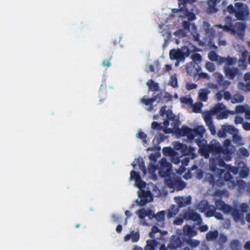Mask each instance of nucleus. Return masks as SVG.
I'll return each instance as SVG.
<instances>
[{"instance_id":"4","label":"nucleus","mask_w":250,"mask_h":250,"mask_svg":"<svg viewBox=\"0 0 250 250\" xmlns=\"http://www.w3.org/2000/svg\"><path fill=\"white\" fill-rule=\"evenodd\" d=\"M232 21L231 17L227 16L225 19V23L224 25H216L215 27L217 29H222L223 31L230 32L240 38H242L243 32L246 28L245 24L244 23L237 22L233 26L232 25Z\"/></svg>"},{"instance_id":"10","label":"nucleus","mask_w":250,"mask_h":250,"mask_svg":"<svg viewBox=\"0 0 250 250\" xmlns=\"http://www.w3.org/2000/svg\"><path fill=\"white\" fill-rule=\"evenodd\" d=\"M247 208V204H243L240 207V209L239 210H235L232 213V216L235 221H240L243 222V213L246 212Z\"/></svg>"},{"instance_id":"40","label":"nucleus","mask_w":250,"mask_h":250,"mask_svg":"<svg viewBox=\"0 0 250 250\" xmlns=\"http://www.w3.org/2000/svg\"><path fill=\"white\" fill-rule=\"evenodd\" d=\"M192 107V111L194 113H199L200 111V109L202 106V104L199 102L193 105H191Z\"/></svg>"},{"instance_id":"64","label":"nucleus","mask_w":250,"mask_h":250,"mask_svg":"<svg viewBox=\"0 0 250 250\" xmlns=\"http://www.w3.org/2000/svg\"><path fill=\"white\" fill-rule=\"evenodd\" d=\"M183 222V219L182 218H177L174 220V224L176 225H180L182 224Z\"/></svg>"},{"instance_id":"13","label":"nucleus","mask_w":250,"mask_h":250,"mask_svg":"<svg viewBox=\"0 0 250 250\" xmlns=\"http://www.w3.org/2000/svg\"><path fill=\"white\" fill-rule=\"evenodd\" d=\"M188 3L185 4L184 6L181 5V6H179L180 9L178 11V15L179 16H182L181 15L182 13H184L186 14V16L187 17L188 20H193L195 19V16L193 13H189L188 11Z\"/></svg>"},{"instance_id":"39","label":"nucleus","mask_w":250,"mask_h":250,"mask_svg":"<svg viewBox=\"0 0 250 250\" xmlns=\"http://www.w3.org/2000/svg\"><path fill=\"white\" fill-rule=\"evenodd\" d=\"M181 104H186L187 105L191 106L192 104V101L188 97H183L180 99Z\"/></svg>"},{"instance_id":"62","label":"nucleus","mask_w":250,"mask_h":250,"mask_svg":"<svg viewBox=\"0 0 250 250\" xmlns=\"http://www.w3.org/2000/svg\"><path fill=\"white\" fill-rule=\"evenodd\" d=\"M203 44H208V45H211L213 47H215L214 45L210 41V39L206 40L205 42L203 43Z\"/></svg>"},{"instance_id":"2","label":"nucleus","mask_w":250,"mask_h":250,"mask_svg":"<svg viewBox=\"0 0 250 250\" xmlns=\"http://www.w3.org/2000/svg\"><path fill=\"white\" fill-rule=\"evenodd\" d=\"M158 170L159 175L164 178L165 183L170 187H175L179 182L178 175L181 174L185 168L181 166L178 170L175 169L174 172L170 164L164 158L160 163Z\"/></svg>"},{"instance_id":"18","label":"nucleus","mask_w":250,"mask_h":250,"mask_svg":"<svg viewBox=\"0 0 250 250\" xmlns=\"http://www.w3.org/2000/svg\"><path fill=\"white\" fill-rule=\"evenodd\" d=\"M216 207L217 209L221 210L225 213H229L230 210V208L229 206L225 204L223 202L220 201L216 202Z\"/></svg>"},{"instance_id":"30","label":"nucleus","mask_w":250,"mask_h":250,"mask_svg":"<svg viewBox=\"0 0 250 250\" xmlns=\"http://www.w3.org/2000/svg\"><path fill=\"white\" fill-rule=\"evenodd\" d=\"M146 85L148 86L149 89L151 90L155 91L158 88V84L154 82L152 80L148 81L146 83Z\"/></svg>"},{"instance_id":"41","label":"nucleus","mask_w":250,"mask_h":250,"mask_svg":"<svg viewBox=\"0 0 250 250\" xmlns=\"http://www.w3.org/2000/svg\"><path fill=\"white\" fill-rule=\"evenodd\" d=\"M241 247V245L237 241L234 240L231 242L230 248L232 250H238Z\"/></svg>"},{"instance_id":"11","label":"nucleus","mask_w":250,"mask_h":250,"mask_svg":"<svg viewBox=\"0 0 250 250\" xmlns=\"http://www.w3.org/2000/svg\"><path fill=\"white\" fill-rule=\"evenodd\" d=\"M140 238V233L138 230H133L129 234H126L124 237V241L125 242L130 240L133 243L137 242Z\"/></svg>"},{"instance_id":"35","label":"nucleus","mask_w":250,"mask_h":250,"mask_svg":"<svg viewBox=\"0 0 250 250\" xmlns=\"http://www.w3.org/2000/svg\"><path fill=\"white\" fill-rule=\"evenodd\" d=\"M212 216H214L216 218L218 219H222V214L219 212H216V211H214L213 208L209 212H208L207 213V217H210Z\"/></svg>"},{"instance_id":"27","label":"nucleus","mask_w":250,"mask_h":250,"mask_svg":"<svg viewBox=\"0 0 250 250\" xmlns=\"http://www.w3.org/2000/svg\"><path fill=\"white\" fill-rule=\"evenodd\" d=\"M185 218L188 219H191L197 221L199 223L200 222V218L198 214L194 212L193 211H190L188 214L185 215Z\"/></svg>"},{"instance_id":"15","label":"nucleus","mask_w":250,"mask_h":250,"mask_svg":"<svg viewBox=\"0 0 250 250\" xmlns=\"http://www.w3.org/2000/svg\"><path fill=\"white\" fill-rule=\"evenodd\" d=\"M212 206H208L206 201H202L198 205V209L202 212H204L207 216V213L209 212L213 208Z\"/></svg>"},{"instance_id":"26","label":"nucleus","mask_w":250,"mask_h":250,"mask_svg":"<svg viewBox=\"0 0 250 250\" xmlns=\"http://www.w3.org/2000/svg\"><path fill=\"white\" fill-rule=\"evenodd\" d=\"M248 56V52L247 51H244L242 53V58L240 60L239 62V66L240 69L244 70L246 67V63H245L244 61L246 60L247 56Z\"/></svg>"},{"instance_id":"47","label":"nucleus","mask_w":250,"mask_h":250,"mask_svg":"<svg viewBox=\"0 0 250 250\" xmlns=\"http://www.w3.org/2000/svg\"><path fill=\"white\" fill-rule=\"evenodd\" d=\"M141 101L142 103L146 105H150L153 102V100L152 99H146L145 98L142 99Z\"/></svg>"},{"instance_id":"5","label":"nucleus","mask_w":250,"mask_h":250,"mask_svg":"<svg viewBox=\"0 0 250 250\" xmlns=\"http://www.w3.org/2000/svg\"><path fill=\"white\" fill-rule=\"evenodd\" d=\"M227 12L240 20H246L250 14L247 5L240 2H236L234 7L231 4L229 5L225 10V12Z\"/></svg>"},{"instance_id":"51","label":"nucleus","mask_w":250,"mask_h":250,"mask_svg":"<svg viewBox=\"0 0 250 250\" xmlns=\"http://www.w3.org/2000/svg\"><path fill=\"white\" fill-rule=\"evenodd\" d=\"M158 229L156 227H153L151 229V231L150 232V236L151 237H153L154 236L155 233H156L158 232Z\"/></svg>"},{"instance_id":"45","label":"nucleus","mask_w":250,"mask_h":250,"mask_svg":"<svg viewBox=\"0 0 250 250\" xmlns=\"http://www.w3.org/2000/svg\"><path fill=\"white\" fill-rule=\"evenodd\" d=\"M205 67L206 68L209 72H212L215 69L214 65L209 62L206 63Z\"/></svg>"},{"instance_id":"58","label":"nucleus","mask_w":250,"mask_h":250,"mask_svg":"<svg viewBox=\"0 0 250 250\" xmlns=\"http://www.w3.org/2000/svg\"><path fill=\"white\" fill-rule=\"evenodd\" d=\"M243 128L246 130H250V123H244L243 125Z\"/></svg>"},{"instance_id":"6","label":"nucleus","mask_w":250,"mask_h":250,"mask_svg":"<svg viewBox=\"0 0 250 250\" xmlns=\"http://www.w3.org/2000/svg\"><path fill=\"white\" fill-rule=\"evenodd\" d=\"M225 106L221 104H216L213 109L210 112H205L203 113V116L207 125H209L211 123V116L212 114H216L217 115V118L221 120L226 119L227 118V114L225 112Z\"/></svg>"},{"instance_id":"23","label":"nucleus","mask_w":250,"mask_h":250,"mask_svg":"<svg viewBox=\"0 0 250 250\" xmlns=\"http://www.w3.org/2000/svg\"><path fill=\"white\" fill-rule=\"evenodd\" d=\"M174 200L176 203L179 205L180 207L188 205L189 202V199L188 197H175Z\"/></svg>"},{"instance_id":"12","label":"nucleus","mask_w":250,"mask_h":250,"mask_svg":"<svg viewBox=\"0 0 250 250\" xmlns=\"http://www.w3.org/2000/svg\"><path fill=\"white\" fill-rule=\"evenodd\" d=\"M163 153L167 156H171L172 158V162L175 164L178 163V152L173 151L170 147H166L163 149Z\"/></svg>"},{"instance_id":"19","label":"nucleus","mask_w":250,"mask_h":250,"mask_svg":"<svg viewBox=\"0 0 250 250\" xmlns=\"http://www.w3.org/2000/svg\"><path fill=\"white\" fill-rule=\"evenodd\" d=\"M136 214L141 219H143L146 216H148L149 218L154 216V213L153 212L148 211L144 208H142L136 211Z\"/></svg>"},{"instance_id":"48","label":"nucleus","mask_w":250,"mask_h":250,"mask_svg":"<svg viewBox=\"0 0 250 250\" xmlns=\"http://www.w3.org/2000/svg\"><path fill=\"white\" fill-rule=\"evenodd\" d=\"M145 71L146 72L154 71V66L151 64L148 65L147 64H146V65L145 66Z\"/></svg>"},{"instance_id":"34","label":"nucleus","mask_w":250,"mask_h":250,"mask_svg":"<svg viewBox=\"0 0 250 250\" xmlns=\"http://www.w3.org/2000/svg\"><path fill=\"white\" fill-rule=\"evenodd\" d=\"M177 237H174L172 239L171 243L168 245V248L170 249L178 248L180 247V245L177 243Z\"/></svg>"},{"instance_id":"46","label":"nucleus","mask_w":250,"mask_h":250,"mask_svg":"<svg viewBox=\"0 0 250 250\" xmlns=\"http://www.w3.org/2000/svg\"><path fill=\"white\" fill-rule=\"evenodd\" d=\"M226 237L225 235L223 234H220L219 236H217V241L219 243H224L226 241Z\"/></svg>"},{"instance_id":"57","label":"nucleus","mask_w":250,"mask_h":250,"mask_svg":"<svg viewBox=\"0 0 250 250\" xmlns=\"http://www.w3.org/2000/svg\"><path fill=\"white\" fill-rule=\"evenodd\" d=\"M223 97L226 100L230 99V95L228 92H223Z\"/></svg>"},{"instance_id":"49","label":"nucleus","mask_w":250,"mask_h":250,"mask_svg":"<svg viewBox=\"0 0 250 250\" xmlns=\"http://www.w3.org/2000/svg\"><path fill=\"white\" fill-rule=\"evenodd\" d=\"M179 6L181 5H184L185 4L188 3H192L195 1V0H179Z\"/></svg>"},{"instance_id":"8","label":"nucleus","mask_w":250,"mask_h":250,"mask_svg":"<svg viewBox=\"0 0 250 250\" xmlns=\"http://www.w3.org/2000/svg\"><path fill=\"white\" fill-rule=\"evenodd\" d=\"M226 62L228 64V66L225 69L226 75L228 78L232 79L237 73L236 69L232 66V65L236 62V59L229 58Z\"/></svg>"},{"instance_id":"21","label":"nucleus","mask_w":250,"mask_h":250,"mask_svg":"<svg viewBox=\"0 0 250 250\" xmlns=\"http://www.w3.org/2000/svg\"><path fill=\"white\" fill-rule=\"evenodd\" d=\"M245 81L247 83V85L246 87L244 86L242 83H239L238 85V87L239 89H243L244 90H248L250 91V73H248L245 75Z\"/></svg>"},{"instance_id":"33","label":"nucleus","mask_w":250,"mask_h":250,"mask_svg":"<svg viewBox=\"0 0 250 250\" xmlns=\"http://www.w3.org/2000/svg\"><path fill=\"white\" fill-rule=\"evenodd\" d=\"M244 101V97L240 94H235L231 98V102L232 104L241 103Z\"/></svg>"},{"instance_id":"55","label":"nucleus","mask_w":250,"mask_h":250,"mask_svg":"<svg viewBox=\"0 0 250 250\" xmlns=\"http://www.w3.org/2000/svg\"><path fill=\"white\" fill-rule=\"evenodd\" d=\"M102 65L104 67H109L111 65V63L108 60H105L103 61Z\"/></svg>"},{"instance_id":"52","label":"nucleus","mask_w":250,"mask_h":250,"mask_svg":"<svg viewBox=\"0 0 250 250\" xmlns=\"http://www.w3.org/2000/svg\"><path fill=\"white\" fill-rule=\"evenodd\" d=\"M174 34L176 36H178L179 37H182L185 36V33L181 30L176 31L174 32Z\"/></svg>"},{"instance_id":"17","label":"nucleus","mask_w":250,"mask_h":250,"mask_svg":"<svg viewBox=\"0 0 250 250\" xmlns=\"http://www.w3.org/2000/svg\"><path fill=\"white\" fill-rule=\"evenodd\" d=\"M174 151H177V152H178L179 154L177 155L178 157L180 154L183 153L184 155H186L187 153L186 152V146L178 142H175L174 143Z\"/></svg>"},{"instance_id":"28","label":"nucleus","mask_w":250,"mask_h":250,"mask_svg":"<svg viewBox=\"0 0 250 250\" xmlns=\"http://www.w3.org/2000/svg\"><path fill=\"white\" fill-rule=\"evenodd\" d=\"M157 244L154 240H148L146 241V246L145 248V250H154L157 247Z\"/></svg>"},{"instance_id":"1","label":"nucleus","mask_w":250,"mask_h":250,"mask_svg":"<svg viewBox=\"0 0 250 250\" xmlns=\"http://www.w3.org/2000/svg\"><path fill=\"white\" fill-rule=\"evenodd\" d=\"M160 113V115L163 117L164 120L167 119L171 121L170 126L169 127V122L167 120H165L163 124L153 122L151 125L153 129L162 130L166 133H175L179 134L180 136H187L188 141L194 140L198 144L200 147L199 151L202 155L205 157L208 156L206 150L209 148V146H205L204 141L200 142L199 141L205 131L203 126H198L194 130L190 129L187 127L177 129L176 125L178 123V120L176 119L171 110L167 109L166 106H164L161 109Z\"/></svg>"},{"instance_id":"31","label":"nucleus","mask_w":250,"mask_h":250,"mask_svg":"<svg viewBox=\"0 0 250 250\" xmlns=\"http://www.w3.org/2000/svg\"><path fill=\"white\" fill-rule=\"evenodd\" d=\"M218 236L217 231L216 230L210 231L206 234V238L208 240H214Z\"/></svg>"},{"instance_id":"25","label":"nucleus","mask_w":250,"mask_h":250,"mask_svg":"<svg viewBox=\"0 0 250 250\" xmlns=\"http://www.w3.org/2000/svg\"><path fill=\"white\" fill-rule=\"evenodd\" d=\"M209 93V91L206 89H201L198 91V98L200 101L205 102L207 101V95Z\"/></svg>"},{"instance_id":"56","label":"nucleus","mask_w":250,"mask_h":250,"mask_svg":"<svg viewBox=\"0 0 250 250\" xmlns=\"http://www.w3.org/2000/svg\"><path fill=\"white\" fill-rule=\"evenodd\" d=\"M243 119L242 117L239 116H236L235 118L234 122L236 124H239L242 122Z\"/></svg>"},{"instance_id":"50","label":"nucleus","mask_w":250,"mask_h":250,"mask_svg":"<svg viewBox=\"0 0 250 250\" xmlns=\"http://www.w3.org/2000/svg\"><path fill=\"white\" fill-rule=\"evenodd\" d=\"M240 152L243 155L245 156H248L249 155L248 150L246 148L244 147H242L240 148Z\"/></svg>"},{"instance_id":"22","label":"nucleus","mask_w":250,"mask_h":250,"mask_svg":"<svg viewBox=\"0 0 250 250\" xmlns=\"http://www.w3.org/2000/svg\"><path fill=\"white\" fill-rule=\"evenodd\" d=\"M208 57L210 60L212 61H216L219 63H221L224 62V60L223 58L218 56L213 51H210L208 54Z\"/></svg>"},{"instance_id":"16","label":"nucleus","mask_w":250,"mask_h":250,"mask_svg":"<svg viewBox=\"0 0 250 250\" xmlns=\"http://www.w3.org/2000/svg\"><path fill=\"white\" fill-rule=\"evenodd\" d=\"M220 1V0H208L207 12L208 13H214L217 11V8L215 7L216 3Z\"/></svg>"},{"instance_id":"36","label":"nucleus","mask_w":250,"mask_h":250,"mask_svg":"<svg viewBox=\"0 0 250 250\" xmlns=\"http://www.w3.org/2000/svg\"><path fill=\"white\" fill-rule=\"evenodd\" d=\"M165 213V211H162L159 212L155 216L156 219L159 222H160L161 225H163V220L164 218Z\"/></svg>"},{"instance_id":"3","label":"nucleus","mask_w":250,"mask_h":250,"mask_svg":"<svg viewBox=\"0 0 250 250\" xmlns=\"http://www.w3.org/2000/svg\"><path fill=\"white\" fill-rule=\"evenodd\" d=\"M130 180L135 181V186L138 187L140 190L138 191V203L141 206H144L152 200V196L150 192L147 190H142L145 186V183L142 181L139 175L134 171L130 172Z\"/></svg>"},{"instance_id":"61","label":"nucleus","mask_w":250,"mask_h":250,"mask_svg":"<svg viewBox=\"0 0 250 250\" xmlns=\"http://www.w3.org/2000/svg\"><path fill=\"white\" fill-rule=\"evenodd\" d=\"M186 87L188 90L192 89L196 87L195 85L192 84H190V83H187L186 84Z\"/></svg>"},{"instance_id":"44","label":"nucleus","mask_w":250,"mask_h":250,"mask_svg":"<svg viewBox=\"0 0 250 250\" xmlns=\"http://www.w3.org/2000/svg\"><path fill=\"white\" fill-rule=\"evenodd\" d=\"M187 244L191 247H196L199 244V242L197 240L194 239H189L187 242Z\"/></svg>"},{"instance_id":"63","label":"nucleus","mask_w":250,"mask_h":250,"mask_svg":"<svg viewBox=\"0 0 250 250\" xmlns=\"http://www.w3.org/2000/svg\"><path fill=\"white\" fill-rule=\"evenodd\" d=\"M181 161H182V163L183 165H186L187 164L189 161V158H188V157H186L185 158L182 159L181 160Z\"/></svg>"},{"instance_id":"20","label":"nucleus","mask_w":250,"mask_h":250,"mask_svg":"<svg viewBox=\"0 0 250 250\" xmlns=\"http://www.w3.org/2000/svg\"><path fill=\"white\" fill-rule=\"evenodd\" d=\"M184 234L189 237H193L196 234V232L194 228L188 225H186L183 229Z\"/></svg>"},{"instance_id":"37","label":"nucleus","mask_w":250,"mask_h":250,"mask_svg":"<svg viewBox=\"0 0 250 250\" xmlns=\"http://www.w3.org/2000/svg\"><path fill=\"white\" fill-rule=\"evenodd\" d=\"M190 58L194 62L193 63L195 64H198V63L200 62L202 60L201 56L197 53L192 54Z\"/></svg>"},{"instance_id":"53","label":"nucleus","mask_w":250,"mask_h":250,"mask_svg":"<svg viewBox=\"0 0 250 250\" xmlns=\"http://www.w3.org/2000/svg\"><path fill=\"white\" fill-rule=\"evenodd\" d=\"M244 113H245L246 118L250 119V108L249 106L245 110Z\"/></svg>"},{"instance_id":"38","label":"nucleus","mask_w":250,"mask_h":250,"mask_svg":"<svg viewBox=\"0 0 250 250\" xmlns=\"http://www.w3.org/2000/svg\"><path fill=\"white\" fill-rule=\"evenodd\" d=\"M136 136L137 138H139L143 140V142L144 143H146L147 142V137L146 135L142 131L139 130L138 132L136 133Z\"/></svg>"},{"instance_id":"7","label":"nucleus","mask_w":250,"mask_h":250,"mask_svg":"<svg viewBox=\"0 0 250 250\" xmlns=\"http://www.w3.org/2000/svg\"><path fill=\"white\" fill-rule=\"evenodd\" d=\"M198 51L196 47L191 44L187 46L182 47L180 49H172L169 52V58L171 60H182L187 57L189 53Z\"/></svg>"},{"instance_id":"54","label":"nucleus","mask_w":250,"mask_h":250,"mask_svg":"<svg viewBox=\"0 0 250 250\" xmlns=\"http://www.w3.org/2000/svg\"><path fill=\"white\" fill-rule=\"evenodd\" d=\"M208 126L209 129L211 132V133L214 135L215 133V129L213 125L212 124V123L209 125H207Z\"/></svg>"},{"instance_id":"60","label":"nucleus","mask_w":250,"mask_h":250,"mask_svg":"<svg viewBox=\"0 0 250 250\" xmlns=\"http://www.w3.org/2000/svg\"><path fill=\"white\" fill-rule=\"evenodd\" d=\"M243 171L244 172L242 171L240 173V175L242 177H245L248 175V170L247 169H245Z\"/></svg>"},{"instance_id":"24","label":"nucleus","mask_w":250,"mask_h":250,"mask_svg":"<svg viewBox=\"0 0 250 250\" xmlns=\"http://www.w3.org/2000/svg\"><path fill=\"white\" fill-rule=\"evenodd\" d=\"M248 106V105H238L236 107L234 111H226L225 110V112L227 113V115L228 113L233 115L237 113L244 112Z\"/></svg>"},{"instance_id":"9","label":"nucleus","mask_w":250,"mask_h":250,"mask_svg":"<svg viewBox=\"0 0 250 250\" xmlns=\"http://www.w3.org/2000/svg\"><path fill=\"white\" fill-rule=\"evenodd\" d=\"M223 128L232 134L233 141L236 144L238 145H243L244 144L243 138L238 134V130L232 126H226Z\"/></svg>"},{"instance_id":"14","label":"nucleus","mask_w":250,"mask_h":250,"mask_svg":"<svg viewBox=\"0 0 250 250\" xmlns=\"http://www.w3.org/2000/svg\"><path fill=\"white\" fill-rule=\"evenodd\" d=\"M187 72L190 75H195L200 71V67L198 64L190 62L187 66Z\"/></svg>"},{"instance_id":"29","label":"nucleus","mask_w":250,"mask_h":250,"mask_svg":"<svg viewBox=\"0 0 250 250\" xmlns=\"http://www.w3.org/2000/svg\"><path fill=\"white\" fill-rule=\"evenodd\" d=\"M203 175H205V178L207 181L211 182L212 179V176L210 173L203 174L202 171L198 170L197 171V177L198 179H201L203 177Z\"/></svg>"},{"instance_id":"43","label":"nucleus","mask_w":250,"mask_h":250,"mask_svg":"<svg viewBox=\"0 0 250 250\" xmlns=\"http://www.w3.org/2000/svg\"><path fill=\"white\" fill-rule=\"evenodd\" d=\"M226 126H230L229 125H225L222 126V130H220L219 132L218 133V137L220 138H224L225 137V132L230 133V132H229L228 131H227L226 129H224L223 128Z\"/></svg>"},{"instance_id":"32","label":"nucleus","mask_w":250,"mask_h":250,"mask_svg":"<svg viewBox=\"0 0 250 250\" xmlns=\"http://www.w3.org/2000/svg\"><path fill=\"white\" fill-rule=\"evenodd\" d=\"M178 208L175 206L171 205L169 210H168L167 217L168 218L173 217L178 212Z\"/></svg>"},{"instance_id":"42","label":"nucleus","mask_w":250,"mask_h":250,"mask_svg":"<svg viewBox=\"0 0 250 250\" xmlns=\"http://www.w3.org/2000/svg\"><path fill=\"white\" fill-rule=\"evenodd\" d=\"M169 84L173 87H175L177 85V78L175 76L170 77L169 81Z\"/></svg>"},{"instance_id":"59","label":"nucleus","mask_w":250,"mask_h":250,"mask_svg":"<svg viewBox=\"0 0 250 250\" xmlns=\"http://www.w3.org/2000/svg\"><path fill=\"white\" fill-rule=\"evenodd\" d=\"M223 96V91H220L216 94L217 100H220Z\"/></svg>"}]
</instances>
